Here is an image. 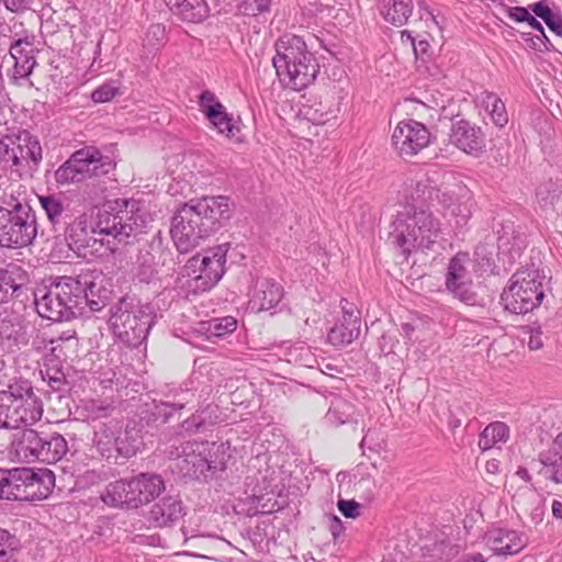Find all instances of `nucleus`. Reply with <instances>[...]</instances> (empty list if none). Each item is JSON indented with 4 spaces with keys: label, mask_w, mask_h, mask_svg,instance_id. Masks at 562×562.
Instances as JSON below:
<instances>
[{
    "label": "nucleus",
    "mask_w": 562,
    "mask_h": 562,
    "mask_svg": "<svg viewBox=\"0 0 562 562\" xmlns=\"http://www.w3.org/2000/svg\"><path fill=\"white\" fill-rule=\"evenodd\" d=\"M153 221L146 205L134 199H116L109 201L98 212L95 227L87 231L86 220L79 217L66 229V240L75 251H83V256H103L111 247H105L99 235L112 236L119 241L143 234Z\"/></svg>",
    "instance_id": "f257e3e1"
},
{
    "label": "nucleus",
    "mask_w": 562,
    "mask_h": 562,
    "mask_svg": "<svg viewBox=\"0 0 562 562\" xmlns=\"http://www.w3.org/2000/svg\"><path fill=\"white\" fill-rule=\"evenodd\" d=\"M435 189L429 179L412 182L392 223V243L411 252L428 249L440 237L441 223L430 210Z\"/></svg>",
    "instance_id": "f03ea898"
},
{
    "label": "nucleus",
    "mask_w": 562,
    "mask_h": 562,
    "mask_svg": "<svg viewBox=\"0 0 562 562\" xmlns=\"http://www.w3.org/2000/svg\"><path fill=\"white\" fill-rule=\"evenodd\" d=\"M276 50L272 63L284 86L300 91L314 82L319 66L300 36L284 35L277 42Z\"/></svg>",
    "instance_id": "7ed1b4c3"
},
{
    "label": "nucleus",
    "mask_w": 562,
    "mask_h": 562,
    "mask_svg": "<svg viewBox=\"0 0 562 562\" xmlns=\"http://www.w3.org/2000/svg\"><path fill=\"white\" fill-rule=\"evenodd\" d=\"M87 286L81 276L60 277L48 286L35 292V306L40 316L54 322H64L82 314L81 301Z\"/></svg>",
    "instance_id": "20e7f679"
},
{
    "label": "nucleus",
    "mask_w": 562,
    "mask_h": 562,
    "mask_svg": "<svg viewBox=\"0 0 562 562\" xmlns=\"http://www.w3.org/2000/svg\"><path fill=\"white\" fill-rule=\"evenodd\" d=\"M42 415L43 403L29 381L0 390V429L33 425Z\"/></svg>",
    "instance_id": "39448f33"
},
{
    "label": "nucleus",
    "mask_w": 562,
    "mask_h": 562,
    "mask_svg": "<svg viewBox=\"0 0 562 562\" xmlns=\"http://www.w3.org/2000/svg\"><path fill=\"white\" fill-rule=\"evenodd\" d=\"M0 205V246L22 248L31 245L37 235L36 215L26 203L14 198Z\"/></svg>",
    "instance_id": "423d86ee"
},
{
    "label": "nucleus",
    "mask_w": 562,
    "mask_h": 562,
    "mask_svg": "<svg viewBox=\"0 0 562 562\" xmlns=\"http://www.w3.org/2000/svg\"><path fill=\"white\" fill-rule=\"evenodd\" d=\"M154 323L153 310L147 305H134L122 299L111 308L109 325L122 344L130 348L142 345Z\"/></svg>",
    "instance_id": "0eeeda50"
},
{
    "label": "nucleus",
    "mask_w": 562,
    "mask_h": 562,
    "mask_svg": "<svg viewBox=\"0 0 562 562\" xmlns=\"http://www.w3.org/2000/svg\"><path fill=\"white\" fill-rule=\"evenodd\" d=\"M544 278L539 269L533 268L514 273L501 296L505 308L514 314H526L538 307L544 296Z\"/></svg>",
    "instance_id": "6e6552de"
},
{
    "label": "nucleus",
    "mask_w": 562,
    "mask_h": 562,
    "mask_svg": "<svg viewBox=\"0 0 562 562\" xmlns=\"http://www.w3.org/2000/svg\"><path fill=\"white\" fill-rule=\"evenodd\" d=\"M170 234L177 249L187 254L213 234L209 220L200 212L196 200L181 205L175 213Z\"/></svg>",
    "instance_id": "1a4fd4ad"
},
{
    "label": "nucleus",
    "mask_w": 562,
    "mask_h": 562,
    "mask_svg": "<svg viewBox=\"0 0 562 562\" xmlns=\"http://www.w3.org/2000/svg\"><path fill=\"white\" fill-rule=\"evenodd\" d=\"M5 499L41 501L46 498L54 485L55 475L48 469L30 468L5 469Z\"/></svg>",
    "instance_id": "9d476101"
},
{
    "label": "nucleus",
    "mask_w": 562,
    "mask_h": 562,
    "mask_svg": "<svg viewBox=\"0 0 562 562\" xmlns=\"http://www.w3.org/2000/svg\"><path fill=\"white\" fill-rule=\"evenodd\" d=\"M228 248V244H222L188 260L184 269L193 293L210 291L222 279Z\"/></svg>",
    "instance_id": "9b49d317"
},
{
    "label": "nucleus",
    "mask_w": 562,
    "mask_h": 562,
    "mask_svg": "<svg viewBox=\"0 0 562 562\" xmlns=\"http://www.w3.org/2000/svg\"><path fill=\"white\" fill-rule=\"evenodd\" d=\"M111 160L97 148L86 147L75 151L56 171L59 184L82 182L91 177H99L110 171Z\"/></svg>",
    "instance_id": "f8f14e48"
},
{
    "label": "nucleus",
    "mask_w": 562,
    "mask_h": 562,
    "mask_svg": "<svg viewBox=\"0 0 562 562\" xmlns=\"http://www.w3.org/2000/svg\"><path fill=\"white\" fill-rule=\"evenodd\" d=\"M42 158L38 139L25 130L4 135L0 139V160L4 164L23 167L32 162L36 167Z\"/></svg>",
    "instance_id": "ddd939ff"
},
{
    "label": "nucleus",
    "mask_w": 562,
    "mask_h": 562,
    "mask_svg": "<svg viewBox=\"0 0 562 562\" xmlns=\"http://www.w3.org/2000/svg\"><path fill=\"white\" fill-rule=\"evenodd\" d=\"M468 254L458 252L449 262L446 274V288L454 297L467 305H484V297L475 290L469 272Z\"/></svg>",
    "instance_id": "4468645a"
},
{
    "label": "nucleus",
    "mask_w": 562,
    "mask_h": 562,
    "mask_svg": "<svg viewBox=\"0 0 562 562\" xmlns=\"http://www.w3.org/2000/svg\"><path fill=\"white\" fill-rule=\"evenodd\" d=\"M209 450V442L188 441L176 446L172 445L166 451L169 459L175 461V468L184 476L195 479H209L205 473V454Z\"/></svg>",
    "instance_id": "2eb2a0df"
},
{
    "label": "nucleus",
    "mask_w": 562,
    "mask_h": 562,
    "mask_svg": "<svg viewBox=\"0 0 562 562\" xmlns=\"http://www.w3.org/2000/svg\"><path fill=\"white\" fill-rule=\"evenodd\" d=\"M430 143V133L420 122L401 121L393 131L392 145L402 158H411L420 153Z\"/></svg>",
    "instance_id": "dca6fc26"
},
{
    "label": "nucleus",
    "mask_w": 562,
    "mask_h": 562,
    "mask_svg": "<svg viewBox=\"0 0 562 562\" xmlns=\"http://www.w3.org/2000/svg\"><path fill=\"white\" fill-rule=\"evenodd\" d=\"M186 515L184 506L178 495L159 498L150 507L148 521L156 528L171 527Z\"/></svg>",
    "instance_id": "f3484780"
},
{
    "label": "nucleus",
    "mask_w": 562,
    "mask_h": 562,
    "mask_svg": "<svg viewBox=\"0 0 562 562\" xmlns=\"http://www.w3.org/2000/svg\"><path fill=\"white\" fill-rule=\"evenodd\" d=\"M538 464V473L543 477L562 484V431L553 439L550 447L540 452L538 460L532 461Z\"/></svg>",
    "instance_id": "a211bd4d"
},
{
    "label": "nucleus",
    "mask_w": 562,
    "mask_h": 562,
    "mask_svg": "<svg viewBox=\"0 0 562 562\" xmlns=\"http://www.w3.org/2000/svg\"><path fill=\"white\" fill-rule=\"evenodd\" d=\"M283 297V288L271 279H258L251 291L249 307L254 312L269 311Z\"/></svg>",
    "instance_id": "6ab92c4d"
},
{
    "label": "nucleus",
    "mask_w": 562,
    "mask_h": 562,
    "mask_svg": "<svg viewBox=\"0 0 562 562\" xmlns=\"http://www.w3.org/2000/svg\"><path fill=\"white\" fill-rule=\"evenodd\" d=\"M199 210L204 214L209 224L215 233L226 222L231 220L234 213V203L224 195L204 196L196 200Z\"/></svg>",
    "instance_id": "aec40b11"
},
{
    "label": "nucleus",
    "mask_w": 562,
    "mask_h": 562,
    "mask_svg": "<svg viewBox=\"0 0 562 562\" xmlns=\"http://www.w3.org/2000/svg\"><path fill=\"white\" fill-rule=\"evenodd\" d=\"M43 432L24 428L16 432L11 442V452L25 463L38 461L41 445L45 443Z\"/></svg>",
    "instance_id": "412c9836"
},
{
    "label": "nucleus",
    "mask_w": 562,
    "mask_h": 562,
    "mask_svg": "<svg viewBox=\"0 0 562 562\" xmlns=\"http://www.w3.org/2000/svg\"><path fill=\"white\" fill-rule=\"evenodd\" d=\"M119 434L120 430L115 424H100L94 429L92 447L102 458L111 459L115 457L114 453L127 456L128 452L124 451Z\"/></svg>",
    "instance_id": "4be33fe9"
},
{
    "label": "nucleus",
    "mask_w": 562,
    "mask_h": 562,
    "mask_svg": "<svg viewBox=\"0 0 562 562\" xmlns=\"http://www.w3.org/2000/svg\"><path fill=\"white\" fill-rule=\"evenodd\" d=\"M133 477L109 483L101 493V501L111 507L136 509Z\"/></svg>",
    "instance_id": "5701e85b"
},
{
    "label": "nucleus",
    "mask_w": 562,
    "mask_h": 562,
    "mask_svg": "<svg viewBox=\"0 0 562 562\" xmlns=\"http://www.w3.org/2000/svg\"><path fill=\"white\" fill-rule=\"evenodd\" d=\"M451 140L458 148L472 155L481 153L485 146L481 130L463 120L453 125Z\"/></svg>",
    "instance_id": "b1692460"
},
{
    "label": "nucleus",
    "mask_w": 562,
    "mask_h": 562,
    "mask_svg": "<svg viewBox=\"0 0 562 562\" xmlns=\"http://www.w3.org/2000/svg\"><path fill=\"white\" fill-rule=\"evenodd\" d=\"M133 483L137 508L155 499L166 488L165 481L156 473H140L133 476Z\"/></svg>",
    "instance_id": "393cba45"
},
{
    "label": "nucleus",
    "mask_w": 562,
    "mask_h": 562,
    "mask_svg": "<svg viewBox=\"0 0 562 562\" xmlns=\"http://www.w3.org/2000/svg\"><path fill=\"white\" fill-rule=\"evenodd\" d=\"M360 334V317L353 312L346 311L342 319L328 333V341L336 347L351 344Z\"/></svg>",
    "instance_id": "a878e982"
},
{
    "label": "nucleus",
    "mask_w": 562,
    "mask_h": 562,
    "mask_svg": "<svg viewBox=\"0 0 562 562\" xmlns=\"http://www.w3.org/2000/svg\"><path fill=\"white\" fill-rule=\"evenodd\" d=\"M26 329L27 324L21 313L3 307L0 312V337L15 344H25Z\"/></svg>",
    "instance_id": "bb28decb"
},
{
    "label": "nucleus",
    "mask_w": 562,
    "mask_h": 562,
    "mask_svg": "<svg viewBox=\"0 0 562 562\" xmlns=\"http://www.w3.org/2000/svg\"><path fill=\"white\" fill-rule=\"evenodd\" d=\"M162 255V240L155 236L150 243L142 248L137 255V265L139 267V277L142 281L148 282L160 263Z\"/></svg>",
    "instance_id": "cd10ccee"
},
{
    "label": "nucleus",
    "mask_w": 562,
    "mask_h": 562,
    "mask_svg": "<svg viewBox=\"0 0 562 562\" xmlns=\"http://www.w3.org/2000/svg\"><path fill=\"white\" fill-rule=\"evenodd\" d=\"M487 543L498 555L516 554L524 548V541L514 530L494 529L486 535Z\"/></svg>",
    "instance_id": "c85d7f7f"
},
{
    "label": "nucleus",
    "mask_w": 562,
    "mask_h": 562,
    "mask_svg": "<svg viewBox=\"0 0 562 562\" xmlns=\"http://www.w3.org/2000/svg\"><path fill=\"white\" fill-rule=\"evenodd\" d=\"M81 280L87 283L83 289L86 297L81 301L82 311L85 307H89L91 312H99L105 307L110 301L111 292L101 284V281H95L89 274H81Z\"/></svg>",
    "instance_id": "c756f323"
},
{
    "label": "nucleus",
    "mask_w": 562,
    "mask_h": 562,
    "mask_svg": "<svg viewBox=\"0 0 562 562\" xmlns=\"http://www.w3.org/2000/svg\"><path fill=\"white\" fill-rule=\"evenodd\" d=\"M45 443L41 445L38 461L44 463H56L67 453L68 443L64 436L58 432H43Z\"/></svg>",
    "instance_id": "7c9ffc66"
},
{
    "label": "nucleus",
    "mask_w": 562,
    "mask_h": 562,
    "mask_svg": "<svg viewBox=\"0 0 562 562\" xmlns=\"http://www.w3.org/2000/svg\"><path fill=\"white\" fill-rule=\"evenodd\" d=\"M182 21L200 23L209 16V5L205 0H184L172 10Z\"/></svg>",
    "instance_id": "2f4dec72"
},
{
    "label": "nucleus",
    "mask_w": 562,
    "mask_h": 562,
    "mask_svg": "<svg viewBox=\"0 0 562 562\" xmlns=\"http://www.w3.org/2000/svg\"><path fill=\"white\" fill-rule=\"evenodd\" d=\"M434 199H437L442 207L447 211L451 206L456 205V202L460 200H470L471 192L462 183H454L436 188Z\"/></svg>",
    "instance_id": "473e14b6"
},
{
    "label": "nucleus",
    "mask_w": 562,
    "mask_h": 562,
    "mask_svg": "<svg viewBox=\"0 0 562 562\" xmlns=\"http://www.w3.org/2000/svg\"><path fill=\"white\" fill-rule=\"evenodd\" d=\"M384 19L395 26L404 25L413 12L412 0H384Z\"/></svg>",
    "instance_id": "72a5a7b5"
},
{
    "label": "nucleus",
    "mask_w": 562,
    "mask_h": 562,
    "mask_svg": "<svg viewBox=\"0 0 562 562\" xmlns=\"http://www.w3.org/2000/svg\"><path fill=\"white\" fill-rule=\"evenodd\" d=\"M482 103L493 123L503 127L508 122V115L504 102L493 92H483Z\"/></svg>",
    "instance_id": "f704fd0d"
},
{
    "label": "nucleus",
    "mask_w": 562,
    "mask_h": 562,
    "mask_svg": "<svg viewBox=\"0 0 562 562\" xmlns=\"http://www.w3.org/2000/svg\"><path fill=\"white\" fill-rule=\"evenodd\" d=\"M508 438V427L502 422L491 423L480 435L479 447L482 450H488L498 442H504Z\"/></svg>",
    "instance_id": "c9c22d12"
},
{
    "label": "nucleus",
    "mask_w": 562,
    "mask_h": 562,
    "mask_svg": "<svg viewBox=\"0 0 562 562\" xmlns=\"http://www.w3.org/2000/svg\"><path fill=\"white\" fill-rule=\"evenodd\" d=\"M227 448L221 443H209V450L205 454V473L212 477L217 471H223L227 461Z\"/></svg>",
    "instance_id": "e433bc0d"
},
{
    "label": "nucleus",
    "mask_w": 562,
    "mask_h": 562,
    "mask_svg": "<svg viewBox=\"0 0 562 562\" xmlns=\"http://www.w3.org/2000/svg\"><path fill=\"white\" fill-rule=\"evenodd\" d=\"M540 18L551 32L562 36V15L549 8L546 1H539L529 7Z\"/></svg>",
    "instance_id": "4c0bfd02"
},
{
    "label": "nucleus",
    "mask_w": 562,
    "mask_h": 562,
    "mask_svg": "<svg viewBox=\"0 0 562 562\" xmlns=\"http://www.w3.org/2000/svg\"><path fill=\"white\" fill-rule=\"evenodd\" d=\"M12 42L10 43V55L11 57L16 55H32L35 50V35L27 30L22 29L21 32H14L13 36H10Z\"/></svg>",
    "instance_id": "58836bf2"
},
{
    "label": "nucleus",
    "mask_w": 562,
    "mask_h": 562,
    "mask_svg": "<svg viewBox=\"0 0 562 562\" xmlns=\"http://www.w3.org/2000/svg\"><path fill=\"white\" fill-rule=\"evenodd\" d=\"M207 120L214 125L218 133L226 135L229 138L235 137V132L238 128L232 123V119L225 112V108L215 110L210 108L207 110Z\"/></svg>",
    "instance_id": "ea45409f"
},
{
    "label": "nucleus",
    "mask_w": 562,
    "mask_h": 562,
    "mask_svg": "<svg viewBox=\"0 0 562 562\" xmlns=\"http://www.w3.org/2000/svg\"><path fill=\"white\" fill-rule=\"evenodd\" d=\"M560 194L561 186L552 180L541 183L536 191L537 202L542 209L553 206L555 201L559 200Z\"/></svg>",
    "instance_id": "a19ab883"
},
{
    "label": "nucleus",
    "mask_w": 562,
    "mask_h": 562,
    "mask_svg": "<svg viewBox=\"0 0 562 562\" xmlns=\"http://www.w3.org/2000/svg\"><path fill=\"white\" fill-rule=\"evenodd\" d=\"M40 202L49 222L53 225L59 224L65 211L63 202L54 195L41 196Z\"/></svg>",
    "instance_id": "79ce46f5"
},
{
    "label": "nucleus",
    "mask_w": 562,
    "mask_h": 562,
    "mask_svg": "<svg viewBox=\"0 0 562 562\" xmlns=\"http://www.w3.org/2000/svg\"><path fill=\"white\" fill-rule=\"evenodd\" d=\"M237 327V322L232 316L223 318H214L207 323L206 331L209 336L222 337L226 334L233 333Z\"/></svg>",
    "instance_id": "37998d69"
},
{
    "label": "nucleus",
    "mask_w": 562,
    "mask_h": 562,
    "mask_svg": "<svg viewBox=\"0 0 562 562\" xmlns=\"http://www.w3.org/2000/svg\"><path fill=\"white\" fill-rule=\"evenodd\" d=\"M12 58L14 59V68H13V78L14 79H24V78H27L35 65H36V59H35V56L34 54L32 55H21V56H12Z\"/></svg>",
    "instance_id": "c03bdc74"
},
{
    "label": "nucleus",
    "mask_w": 562,
    "mask_h": 562,
    "mask_svg": "<svg viewBox=\"0 0 562 562\" xmlns=\"http://www.w3.org/2000/svg\"><path fill=\"white\" fill-rule=\"evenodd\" d=\"M41 374L44 381L47 382L48 386L55 392L65 391L66 376L65 373L58 368L46 367L41 370Z\"/></svg>",
    "instance_id": "a18cd8bd"
},
{
    "label": "nucleus",
    "mask_w": 562,
    "mask_h": 562,
    "mask_svg": "<svg viewBox=\"0 0 562 562\" xmlns=\"http://www.w3.org/2000/svg\"><path fill=\"white\" fill-rule=\"evenodd\" d=\"M16 541L10 532L0 529V562H14Z\"/></svg>",
    "instance_id": "49530a36"
},
{
    "label": "nucleus",
    "mask_w": 562,
    "mask_h": 562,
    "mask_svg": "<svg viewBox=\"0 0 562 562\" xmlns=\"http://www.w3.org/2000/svg\"><path fill=\"white\" fill-rule=\"evenodd\" d=\"M85 409L91 419H100L111 415L113 406L103 401L92 400L86 403Z\"/></svg>",
    "instance_id": "de8ad7c7"
},
{
    "label": "nucleus",
    "mask_w": 562,
    "mask_h": 562,
    "mask_svg": "<svg viewBox=\"0 0 562 562\" xmlns=\"http://www.w3.org/2000/svg\"><path fill=\"white\" fill-rule=\"evenodd\" d=\"M195 420H198V424H202L204 429L215 425L220 420L218 406L210 404L196 411Z\"/></svg>",
    "instance_id": "09e8293b"
},
{
    "label": "nucleus",
    "mask_w": 562,
    "mask_h": 562,
    "mask_svg": "<svg viewBox=\"0 0 562 562\" xmlns=\"http://www.w3.org/2000/svg\"><path fill=\"white\" fill-rule=\"evenodd\" d=\"M469 200H460L456 205L451 206L448 211L449 214L456 218V225H464L471 216V210L468 205Z\"/></svg>",
    "instance_id": "8fccbe9b"
},
{
    "label": "nucleus",
    "mask_w": 562,
    "mask_h": 562,
    "mask_svg": "<svg viewBox=\"0 0 562 562\" xmlns=\"http://www.w3.org/2000/svg\"><path fill=\"white\" fill-rule=\"evenodd\" d=\"M117 92V87L113 83H104L97 88L92 94L91 99L95 103H104L112 100Z\"/></svg>",
    "instance_id": "3c124183"
},
{
    "label": "nucleus",
    "mask_w": 562,
    "mask_h": 562,
    "mask_svg": "<svg viewBox=\"0 0 562 562\" xmlns=\"http://www.w3.org/2000/svg\"><path fill=\"white\" fill-rule=\"evenodd\" d=\"M75 333L72 334H69V333H63L58 338H52L49 339V341L47 344H45V340L43 339L41 342L38 341H34V345H35V348L36 349H41L42 348V345H44V348H47V346H49V351L55 356V357H59V353L61 350H60V342L63 341H68L70 339H74L75 336H74Z\"/></svg>",
    "instance_id": "603ef678"
},
{
    "label": "nucleus",
    "mask_w": 562,
    "mask_h": 562,
    "mask_svg": "<svg viewBox=\"0 0 562 562\" xmlns=\"http://www.w3.org/2000/svg\"><path fill=\"white\" fill-rule=\"evenodd\" d=\"M199 104L205 116L207 115V110L210 108L215 110L223 109V104L217 101L215 94L209 90H205L200 94Z\"/></svg>",
    "instance_id": "864d4df0"
},
{
    "label": "nucleus",
    "mask_w": 562,
    "mask_h": 562,
    "mask_svg": "<svg viewBox=\"0 0 562 562\" xmlns=\"http://www.w3.org/2000/svg\"><path fill=\"white\" fill-rule=\"evenodd\" d=\"M337 506L347 518H357L360 515V505L356 501L339 499Z\"/></svg>",
    "instance_id": "5fc2aeb1"
},
{
    "label": "nucleus",
    "mask_w": 562,
    "mask_h": 562,
    "mask_svg": "<svg viewBox=\"0 0 562 562\" xmlns=\"http://www.w3.org/2000/svg\"><path fill=\"white\" fill-rule=\"evenodd\" d=\"M542 346H543L542 330L540 329V327L530 329L528 347L531 350H538V349L542 348Z\"/></svg>",
    "instance_id": "6e6d98bb"
},
{
    "label": "nucleus",
    "mask_w": 562,
    "mask_h": 562,
    "mask_svg": "<svg viewBox=\"0 0 562 562\" xmlns=\"http://www.w3.org/2000/svg\"><path fill=\"white\" fill-rule=\"evenodd\" d=\"M508 16L516 22H526L530 12L524 7H513L507 9Z\"/></svg>",
    "instance_id": "4d7b16f0"
},
{
    "label": "nucleus",
    "mask_w": 562,
    "mask_h": 562,
    "mask_svg": "<svg viewBox=\"0 0 562 562\" xmlns=\"http://www.w3.org/2000/svg\"><path fill=\"white\" fill-rule=\"evenodd\" d=\"M181 429L188 434H195L205 430L202 424H198V420H195V413L181 424Z\"/></svg>",
    "instance_id": "13d9d810"
},
{
    "label": "nucleus",
    "mask_w": 562,
    "mask_h": 562,
    "mask_svg": "<svg viewBox=\"0 0 562 562\" xmlns=\"http://www.w3.org/2000/svg\"><path fill=\"white\" fill-rule=\"evenodd\" d=\"M413 48L417 57L424 58V56L428 55L430 44L427 40H418L414 43Z\"/></svg>",
    "instance_id": "bf43d9fd"
},
{
    "label": "nucleus",
    "mask_w": 562,
    "mask_h": 562,
    "mask_svg": "<svg viewBox=\"0 0 562 562\" xmlns=\"http://www.w3.org/2000/svg\"><path fill=\"white\" fill-rule=\"evenodd\" d=\"M329 530L335 540L342 533L344 526L341 520L337 516H333L330 518Z\"/></svg>",
    "instance_id": "052dcab7"
},
{
    "label": "nucleus",
    "mask_w": 562,
    "mask_h": 562,
    "mask_svg": "<svg viewBox=\"0 0 562 562\" xmlns=\"http://www.w3.org/2000/svg\"><path fill=\"white\" fill-rule=\"evenodd\" d=\"M7 10L11 12H20L26 8L25 0H2Z\"/></svg>",
    "instance_id": "680f3d73"
},
{
    "label": "nucleus",
    "mask_w": 562,
    "mask_h": 562,
    "mask_svg": "<svg viewBox=\"0 0 562 562\" xmlns=\"http://www.w3.org/2000/svg\"><path fill=\"white\" fill-rule=\"evenodd\" d=\"M375 486L374 480L368 474L362 475L361 479L356 483V487L358 490H367L368 492H371V487Z\"/></svg>",
    "instance_id": "e2e57ef3"
},
{
    "label": "nucleus",
    "mask_w": 562,
    "mask_h": 562,
    "mask_svg": "<svg viewBox=\"0 0 562 562\" xmlns=\"http://www.w3.org/2000/svg\"><path fill=\"white\" fill-rule=\"evenodd\" d=\"M11 289L15 291L18 286L0 280V303L4 302L9 297V291Z\"/></svg>",
    "instance_id": "0e129e2a"
},
{
    "label": "nucleus",
    "mask_w": 562,
    "mask_h": 562,
    "mask_svg": "<svg viewBox=\"0 0 562 562\" xmlns=\"http://www.w3.org/2000/svg\"><path fill=\"white\" fill-rule=\"evenodd\" d=\"M526 23H528V25L531 26L533 30L538 31L541 34V36L547 38L543 26L535 16L529 14V18L528 20H526Z\"/></svg>",
    "instance_id": "69168bd1"
},
{
    "label": "nucleus",
    "mask_w": 562,
    "mask_h": 562,
    "mask_svg": "<svg viewBox=\"0 0 562 562\" xmlns=\"http://www.w3.org/2000/svg\"><path fill=\"white\" fill-rule=\"evenodd\" d=\"M552 514L554 517L562 519V502L553 501L552 503Z\"/></svg>",
    "instance_id": "338daca9"
},
{
    "label": "nucleus",
    "mask_w": 562,
    "mask_h": 562,
    "mask_svg": "<svg viewBox=\"0 0 562 562\" xmlns=\"http://www.w3.org/2000/svg\"><path fill=\"white\" fill-rule=\"evenodd\" d=\"M463 562H485L481 553L469 554L463 558Z\"/></svg>",
    "instance_id": "774afa93"
}]
</instances>
